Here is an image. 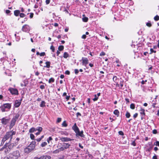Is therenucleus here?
<instances>
[{"label": "nucleus", "mask_w": 159, "mask_h": 159, "mask_svg": "<svg viewBox=\"0 0 159 159\" xmlns=\"http://www.w3.org/2000/svg\"><path fill=\"white\" fill-rule=\"evenodd\" d=\"M76 115L77 117H78L79 116H81V114L79 112H77L76 113Z\"/></svg>", "instance_id": "57"}, {"label": "nucleus", "mask_w": 159, "mask_h": 159, "mask_svg": "<svg viewBox=\"0 0 159 159\" xmlns=\"http://www.w3.org/2000/svg\"><path fill=\"white\" fill-rule=\"evenodd\" d=\"M30 18H33L34 15V14L32 13H30Z\"/></svg>", "instance_id": "52"}, {"label": "nucleus", "mask_w": 159, "mask_h": 159, "mask_svg": "<svg viewBox=\"0 0 159 159\" xmlns=\"http://www.w3.org/2000/svg\"><path fill=\"white\" fill-rule=\"evenodd\" d=\"M61 134H64L66 135H67L68 134L66 132H63V131H62L61 132Z\"/></svg>", "instance_id": "48"}, {"label": "nucleus", "mask_w": 159, "mask_h": 159, "mask_svg": "<svg viewBox=\"0 0 159 159\" xmlns=\"http://www.w3.org/2000/svg\"><path fill=\"white\" fill-rule=\"evenodd\" d=\"M154 145L156 146H159V141H157L155 142L154 143Z\"/></svg>", "instance_id": "34"}, {"label": "nucleus", "mask_w": 159, "mask_h": 159, "mask_svg": "<svg viewBox=\"0 0 159 159\" xmlns=\"http://www.w3.org/2000/svg\"><path fill=\"white\" fill-rule=\"evenodd\" d=\"M138 114L137 113H135V114H134L133 115V117L134 118H136L137 116H138Z\"/></svg>", "instance_id": "50"}, {"label": "nucleus", "mask_w": 159, "mask_h": 159, "mask_svg": "<svg viewBox=\"0 0 159 159\" xmlns=\"http://www.w3.org/2000/svg\"><path fill=\"white\" fill-rule=\"evenodd\" d=\"M118 133H119V134L120 135H124V133L122 131H119Z\"/></svg>", "instance_id": "46"}, {"label": "nucleus", "mask_w": 159, "mask_h": 159, "mask_svg": "<svg viewBox=\"0 0 159 159\" xmlns=\"http://www.w3.org/2000/svg\"><path fill=\"white\" fill-rule=\"evenodd\" d=\"M54 81H55V80H54V78L52 77V78H50L49 79V80H48V83H51L52 82H54Z\"/></svg>", "instance_id": "24"}, {"label": "nucleus", "mask_w": 159, "mask_h": 159, "mask_svg": "<svg viewBox=\"0 0 159 159\" xmlns=\"http://www.w3.org/2000/svg\"><path fill=\"white\" fill-rule=\"evenodd\" d=\"M45 87L44 85H42L40 86V88L42 89H43Z\"/></svg>", "instance_id": "54"}, {"label": "nucleus", "mask_w": 159, "mask_h": 159, "mask_svg": "<svg viewBox=\"0 0 159 159\" xmlns=\"http://www.w3.org/2000/svg\"><path fill=\"white\" fill-rule=\"evenodd\" d=\"M146 25L148 26L149 27H150L152 25L151 24V23L150 22H147V23H146Z\"/></svg>", "instance_id": "44"}, {"label": "nucleus", "mask_w": 159, "mask_h": 159, "mask_svg": "<svg viewBox=\"0 0 159 159\" xmlns=\"http://www.w3.org/2000/svg\"><path fill=\"white\" fill-rule=\"evenodd\" d=\"M9 142L8 143H6L3 147L1 149V150H4V152L6 153H7L12 149L14 146H16L13 143L9 144Z\"/></svg>", "instance_id": "3"}, {"label": "nucleus", "mask_w": 159, "mask_h": 159, "mask_svg": "<svg viewBox=\"0 0 159 159\" xmlns=\"http://www.w3.org/2000/svg\"><path fill=\"white\" fill-rule=\"evenodd\" d=\"M125 100L127 102L126 103H129V99L128 98H125Z\"/></svg>", "instance_id": "61"}, {"label": "nucleus", "mask_w": 159, "mask_h": 159, "mask_svg": "<svg viewBox=\"0 0 159 159\" xmlns=\"http://www.w3.org/2000/svg\"><path fill=\"white\" fill-rule=\"evenodd\" d=\"M74 71H75V73L76 74H78L79 72L78 70L77 69H75L74 70Z\"/></svg>", "instance_id": "43"}, {"label": "nucleus", "mask_w": 159, "mask_h": 159, "mask_svg": "<svg viewBox=\"0 0 159 159\" xmlns=\"http://www.w3.org/2000/svg\"><path fill=\"white\" fill-rule=\"evenodd\" d=\"M8 90L12 95H17L19 94L18 91L16 89L10 88Z\"/></svg>", "instance_id": "8"}, {"label": "nucleus", "mask_w": 159, "mask_h": 159, "mask_svg": "<svg viewBox=\"0 0 159 159\" xmlns=\"http://www.w3.org/2000/svg\"><path fill=\"white\" fill-rule=\"evenodd\" d=\"M45 64L46 65L45 66H44V67L47 68H49L50 67V62L49 61H47L45 62Z\"/></svg>", "instance_id": "19"}, {"label": "nucleus", "mask_w": 159, "mask_h": 159, "mask_svg": "<svg viewBox=\"0 0 159 159\" xmlns=\"http://www.w3.org/2000/svg\"><path fill=\"white\" fill-rule=\"evenodd\" d=\"M79 146L81 148H82V149H83V148H84L83 146L82 145H81V143H79Z\"/></svg>", "instance_id": "58"}, {"label": "nucleus", "mask_w": 159, "mask_h": 159, "mask_svg": "<svg viewBox=\"0 0 159 159\" xmlns=\"http://www.w3.org/2000/svg\"><path fill=\"white\" fill-rule=\"evenodd\" d=\"M36 144L35 141H33L26 148L24 149V152L25 153H29L32 150L34 149Z\"/></svg>", "instance_id": "5"}, {"label": "nucleus", "mask_w": 159, "mask_h": 159, "mask_svg": "<svg viewBox=\"0 0 159 159\" xmlns=\"http://www.w3.org/2000/svg\"><path fill=\"white\" fill-rule=\"evenodd\" d=\"M82 20L84 22H87L88 21V18L87 17H84L82 18Z\"/></svg>", "instance_id": "27"}, {"label": "nucleus", "mask_w": 159, "mask_h": 159, "mask_svg": "<svg viewBox=\"0 0 159 159\" xmlns=\"http://www.w3.org/2000/svg\"><path fill=\"white\" fill-rule=\"evenodd\" d=\"M75 134V135L77 137L80 136L83 138L84 137V135L83 134V131H80V130H79Z\"/></svg>", "instance_id": "14"}, {"label": "nucleus", "mask_w": 159, "mask_h": 159, "mask_svg": "<svg viewBox=\"0 0 159 159\" xmlns=\"http://www.w3.org/2000/svg\"><path fill=\"white\" fill-rule=\"evenodd\" d=\"M86 36L85 34H84L82 36V38L83 39H85L86 38Z\"/></svg>", "instance_id": "56"}, {"label": "nucleus", "mask_w": 159, "mask_h": 159, "mask_svg": "<svg viewBox=\"0 0 159 159\" xmlns=\"http://www.w3.org/2000/svg\"><path fill=\"white\" fill-rule=\"evenodd\" d=\"M20 115L19 114H16L15 116H14L10 121L9 129H11L15 125L16 120L18 119Z\"/></svg>", "instance_id": "6"}, {"label": "nucleus", "mask_w": 159, "mask_h": 159, "mask_svg": "<svg viewBox=\"0 0 159 159\" xmlns=\"http://www.w3.org/2000/svg\"><path fill=\"white\" fill-rule=\"evenodd\" d=\"M150 51L151 52L150 53V54H152L153 52L156 53V51L154 50L152 48L150 49Z\"/></svg>", "instance_id": "39"}, {"label": "nucleus", "mask_w": 159, "mask_h": 159, "mask_svg": "<svg viewBox=\"0 0 159 159\" xmlns=\"http://www.w3.org/2000/svg\"><path fill=\"white\" fill-rule=\"evenodd\" d=\"M70 146V144L69 143H58L57 146L58 149L53 151L52 153L53 154L58 153L61 151H63L68 148Z\"/></svg>", "instance_id": "1"}, {"label": "nucleus", "mask_w": 159, "mask_h": 159, "mask_svg": "<svg viewBox=\"0 0 159 159\" xmlns=\"http://www.w3.org/2000/svg\"><path fill=\"white\" fill-rule=\"evenodd\" d=\"M19 140H20V139H19V138H17L16 139V141H17V142H16V143H15V144L16 145H17L18 144V141H19Z\"/></svg>", "instance_id": "47"}, {"label": "nucleus", "mask_w": 159, "mask_h": 159, "mask_svg": "<svg viewBox=\"0 0 159 159\" xmlns=\"http://www.w3.org/2000/svg\"><path fill=\"white\" fill-rule=\"evenodd\" d=\"M10 120V118H7V117H3L1 119V123L3 125H6L9 123Z\"/></svg>", "instance_id": "9"}, {"label": "nucleus", "mask_w": 159, "mask_h": 159, "mask_svg": "<svg viewBox=\"0 0 159 159\" xmlns=\"http://www.w3.org/2000/svg\"><path fill=\"white\" fill-rule=\"evenodd\" d=\"M11 107V103H5L0 107V108L2 112L8 111Z\"/></svg>", "instance_id": "7"}, {"label": "nucleus", "mask_w": 159, "mask_h": 159, "mask_svg": "<svg viewBox=\"0 0 159 159\" xmlns=\"http://www.w3.org/2000/svg\"><path fill=\"white\" fill-rule=\"evenodd\" d=\"M22 98L20 100H16L15 101L14 104V106L16 107H19L21 104V102L22 101Z\"/></svg>", "instance_id": "12"}, {"label": "nucleus", "mask_w": 159, "mask_h": 159, "mask_svg": "<svg viewBox=\"0 0 159 159\" xmlns=\"http://www.w3.org/2000/svg\"><path fill=\"white\" fill-rule=\"evenodd\" d=\"M42 129H43L41 127H38V129H37V130H38V132L35 134L36 135H38L39 134L40 132L42 131Z\"/></svg>", "instance_id": "16"}, {"label": "nucleus", "mask_w": 159, "mask_h": 159, "mask_svg": "<svg viewBox=\"0 0 159 159\" xmlns=\"http://www.w3.org/2000/svg\"><path fill=\"white\" fill-rule=\"evenodd\" d=\"M39 73L38 71L36 72L35 73V75L36 76H38L39 75Z\"/></svg>", "instance_id": "63"}, {"label": "nucleus", "mask_w": 159, "mask_h": 159, "mask_svg": "<svg viewBox=\"0 0 159 159\" xmlns=\"http://www.w3.org/2000/svg\"><path fill=\"white\" fill-rule=\"evenodd\" d=\"M50 49L52 50V52H54L55 51V48L52 45L50 47Z\"/></svg>", "instance_id": "37"}, {"label": "nucleus", "mask_w": 159, "mask_h": 159, "mask_svg": "<svg viewBox=\"0 0 159 159\" xmlns=\"http://www.w3.org/2000/svg\"><path fill=\"white\" fill-rule=\"evenodd\" d=\"M47 143L46 142H43L41 143V146L42 147H44L46 145H47Z\"/></svg>", "instance_id": "31"}, {"label": "nucleus", "mask_w": 159, "mask_h": 159, "mask_svg": "<svg viewBox=\"0 0 159 159\" xmlns=\"http://www.w3.org/2000/svg\"><path fill=\"white\" fill-rule=\"evenodd\" d=\"M125 116L126 118H129L130 116V113L129 112L127 111L125 114Z\"/></svg>", "instance_id": "30"}, {"label": "nucleus", "mask_w": 159, "mask_h": 159, "mask_svg": "<svg viewBox=\"0 0 159 159\" xmlns=\"http://www.w3.org/2000/svg\"><path fill=\"white\" fill-rule=\"evenodd\" d=\"M10 12V11L9 10H7L6 11V13L7 14H9Z\"/></svg>", "instance_id": "59"}, {"label": "nucleus", "mask_w": 159, "mask_h": 159, "mask_svg": "<svg viewBox=\"0 0 159 159\" xmlns=\"http://www.w3.org/2000/svg\"><path fill=\"white\" fill-rule=\"evenodd\" d=\"M81 60L82 61V65L83 66H86V65L89 63V60L87 58L83 57Z\"/></svg>", "instance_id": "11"}, {"label": "nucleus", "mask_w": 159, "mask_h": 159, "mask_svg": "<svg viewBox=\"0 0 159 159\" xmlns=\"http://www.w3.org/2000/svg\"><path fill=\"white\" fill-rule=\"evenodd\" d=\"M98 97H97V96L96 94L94 95V98L93 99V100L94 101H95L98 100Z\"/></svg>", "instance_id": "33"}, {"label": "nucleus", "mask_w": 159, "mask_h": 159, "mask_svg": "<svg viewBox=\"0 0 159 159\" xmlns=\"http://www.w3.org/2000/svg\"><path fill=\"white\" fill-rule=\"evenodd\" d=\"M43 156H41L40 157H35L34 158V159H44Z\"/></svg>", "instance_id": "49"}, {"label": "nucleus", "mask_w": 159, "mask_h": 159, "mask_svg": "<svg viewBox=\"0 0 159 159\" xmlns=\"http://www.w3.org/2000/svg\"><path fill=\"white\" fill-rule=\"evenodd\" d=\"M15 134L16 132L13 130L7 132L2 140L1 144H3L8 139H9V142H10L12 139L13 136Z\"/></svg>", "instance_id": "2"}, {"label": "nucleus", "mask_w": 159, "mask_h": 159, "mask_svg": "<svg viewBox=\"0 0 159 159\" xmlns=\"http://www.w3.org/2000/svg\"><path fill=\"white\" fill-rule=\"evenodd\" d=\"M30 138L34 140V135L32 134H30Z\"/></svg>", "instance_id": "35"}, {"label": "nucleus", "mask_w": 159, "mask_h": 159, "mask_svg": "<svg viewBox=\"0 0 159 159\" xmlns=\"http://www.w3.org/2000/svg\"><path fill=\"white\" fill-rule=\"evenodd\" d=\"M38 128H34L32 127L30 129L29 132L30 133H33L34 131H36L37 130Z\"/></svg>", "instance_id": "17"}, {"label": "nucleus", "mask_w": 159, "mask_h": 159, "mask_svg": "<svg viewBox=\"0 0 159 159\" xmlns=\"http://www.w3.org/2000/svg\"><path fill=\"white\" fill-rule=\"evenodd\" d=\"M114 114L116 115L117 116H118L119 115V112L117 110H115L113 112Z\"/></svg>", "instance_id": "20"}, {"label": "nucleus", "mask_w": 159, "mask_h": 159, "mask_svg": "<svg viewBox=\"0 0 159 159\" xmlns=\"http://www.w3.org/2000/svg\"><path fill=\"white\" fill-rule=\"evenodd\" d=\"M131 145H133L134 146H135L136 145V143L135 142V141H133L132 143H131Z\"/></svg>", "instance_id": "55"}, {"label": "nucleus", "mask_w": 159, "mask_h": 159, "mask_svg": "<svg viewBox=\"0 0 159 159\" xmlns=\"http://www.w3.org/2000/svg\"><path fill=\"white\" fill-rule=\"evenodd\" d=\"M20 16L21 17H24L25 16V15L23 13H20Z\"/></svg>", "instance_id": "36"}, {"label": "nucleus", "mask_w": 159, "mask_h": 159, "mask_svg": "<svg viewBox=\"0 0 159 159\" xmlns=\"http://www.w3.org/2000/svg\"><path fill=\"white\" fill-rule=\"evenodd\" d=\"M72 129L74 131L75 133H76L79 130V129L77 126L76 123H75L74 125L72 126Z\"/></svg>", "instance_id": "15"}, {"label": "nucleus", "mask_w": 159, "mask_h": 159, "mask_svg": "<svg viewBox=\"0 0 159 159\" xmlns=\"http://www.w3.org/2000/svg\"><path fill=\"white\" fill-rule=\"evenodd\" d=\"M154 19L155 21H157L159 20V16L158 15H156L154 17Z\"/></svg>", "instance_id": "32"}, {"label": "nucleus", "mask_w": 159, "mask_h": 159, "mask_svg": "<svg viewBox=\"0 0 159 159\" xmlns=\"http://www.w3.org/2000/svg\"><path fill=\"white\" fill-rule=\"evenodd\" d=\"M105 55V53L103 52H102L100 53V56H104Z\"/></svg>", "instance_id": "42"}, {"label": "nucleus", "mask_w": 159, "mask_h": 159, "mask_svg": "<svg viewBox=\"0 0 159 159\" xmlns=\"http://www.w3.org/2000/svg\"><path fill=\"white\" fill-rule=\"evenodd\" d=\"M65 73L66 75H69L70 74V72L69 70H67L65 71Z\"/></svg>", "instance_id": "51"}, {"label": "nucleus", "mask_w": 159, "mask_h": 159, "mask_svg": "<svg viewBox=\"0 0 159 159\" xmlns=\"http://www.w3.org/2000/svg\"><path fill=\"white\" fill-rule=\"evenodd\" d=\"M62 126L63 127H66L67 126V124L66 123V121H64L62 124Z\"/></svg>", "instance_id": "25"}, {"label": "nucleus", "mask_w": 159, "mask_h": 159, "mask_svg": "<svg viewBox=\"0 0 159 159\" xmlns=\"http://www.w3.org/2000/svg\"><path fill=\"white\" fill-rule=\"evenodd\" d=\"M135 104L134 103H132L130 105V108L132 109H134L135 108Z\"/></svg>", "instance_id": "28"}, {"label": "nucleus", "mask_w": 159, "mask_h": 159, "mask_svg": "<svg viewBox=\"0 0 159 159\" xmlns=\"http://www.w3.org/2000/svg\"><path fill=\"white\" fill-rule=\"evenodd\" d=\"M20 156L19 151H16L9 153L8 156L5 157H8L9 159H18V158Z\"/></svg>", "instance_id": "4"}, {"label": "nucleus", "mask_w": 159, "mask_h": 159, "mask_svg": "<svg viewBox=\"0 0 159 159\" xmlns=\"http://www.w3.org/2000/svg\"><path fill=\"white\" fill-rule=\"evenodd\" d=\"M44 159H50L51 157L49 156H43Z\"/></svg>", "instance_id": "29"}, {"label": "nucleus", "mask_w": 159, "mask_h": 159, "mask_svg": "<svg viewBox=\"0 0 159 159\" xmlns=\"http://www.w3.org/2000/svg\"><path fill=\"white\" fill-rule=\"evenodd\" d=\"M58 24L57 23H55L54 24V26L55 27H57L58 26Z\"/></svg>", "instance_id": "64"}, {"label": "nucleus", "mask_w": 159, "mask_h": 159, "mask_svg": "<svg viewBox=\"0 0 159 159\" xmlns=\"http://www.w3.org/2000/svg\"><path fill=\"white\" fill-rule=\"evenodd\" d=\"M152 133L153 134H156L157 133V130L156 129H154L152 131Z\"/></svg>", "instance_id": "45"}, {"label": "nucleus", "mask_w": 159, "mask_h": 159, "mask_svg": "<svg viewBox=\"0 0 159 159\" xmlns=\"http://www.w3.org/2000/svg\"><path fill=\"white\" fill-rule=\"evenodd\" d=\"M59 138L60 140L62 142H67L68 141H70L73 140V139H71L68 137H59Z\"/></svg>", "instance_id": "10"}, {"label": "nucleus", "mask_w": 159, "mask_h": 159, "mask_svg": "<svg viewBox=\"0 0 159 159\" xmlns=\"http://www.w3.org/2000/svg\"><path fill=\"white\" fill-rule=\"evenodd\" d=\"M20 85L22 87H24V86H26V84H24L23 83H21Z\"/></svg>", "instance_id": "62"}, {"label": "nucleus", "mask_w": 159, "mask_h": 159, "mask_svg": "<svg viewBox=\"0 0 159 159\" xmlns=\"http://www.w3.org/2000/svg\"><path fill=\"white\" fill-rule=\"evenodd\" d=\"M45 2L46 4H48L50 3V0H46Z\"/></svg>", "instance_id": "53"}, {"label": "nucleus", "mask_w": 159, "mask_h": 159, "mask_svg": "<svg viewBox=\"0 0 159 159\" xmlns=\"http://www.w3.org/2000/svg\"><path fill=\"white\" fill-rule=\"evenodd\" d=\"M52 140V138L50 137L48 138L47 139V141L48 142V143H50V141Z\"/></svg>", "instance_id": "38"}, {"label": "nucleus", "mask_w": 159, "mask_h": 159, "mask_svg": "<svg viewBox=\"0 0 159 159\" xmlns=\"http://www.w3.org/2000/svg\"><path fill=\"white\" fill-rule=\"evenodd\" d=\"M45 102L44 101H42L40 104V107H44L45 106Z\"/></svg>", "instance_id": "21"}, {"label": "nucleus", "mask_w": 159, "mask_h": 159, "mask_svg": "<svg viewBox=\"0 0 159 159\" xmlns=\"http://www.w3.org/2000/svg\"><path fill=\"white\" fill-rule=\"evenodd\" d=\"M70 98V96H66V99L67 100H68Z\"/></svg>", "instance_id": "60"}, {"label": "nucleus", "mask_w": 159, "mask_h": 159, "mask_svg": "<svg viewBox=\"0 0 159 159\" xmlns=\"http://www.w3.org/2000/svg\"><path fill=\"white\" fill-rule=\"evenodd\" d=\"M144 110L143 109H141L140 110V113L142 115L144 116L145 115V113L144 112Z\"/></svg>", "instance_id": "22"}, {"label": "nucleus", "mask_w": 159, "mask_h": 159, "mask_svg": "<svg viewBox=\"0 0 159 159\" xmlns=\"http://www.w3.org/2000/svg\"><path fill=\"white\" fill-rule=\"evenodd\" d=\"M45 55V52H42L40 53V56H44Z\"/></svg>", "instance_id": "40"}, {"label": "nucleus", "mask_w": 159, "mask_h": 159, "mask_svg": "<svg viewBox=\"0 0 159 159\" xmlns=\"http://www.w3.org/2000/svg\"><path fill=\"white\" fill-rule=\"evenodd\" d=\"M61 118H58L57 120V123H59L61 121Z\"/></svg>", "instance_id": "41"}, {"label": "nucleus", "mask_w": 159, "mask_h": 159, "mask_svg": "<svg viewBox=\"0 0 159 159\" xmlns=\"http://www.w3.org/2000/svg\"><path fill=\"white\" fill-rule=\"evenodd\" d=\"M30 29L29 26L27 25H24L22 28V31L24 32H27L29 31L30 30Z\"/></svg>", "instance_id": "13"}, {"label": "nucleus", "mask_w": 159, "mask_h": 159, "mask_svg": "<svg viewBox=\"0 0 159 159\" xmlns=\"http://www.w3.org/2000/svg\"><path fill=\"white\" fill-rule=\"evenodd\" d=\"M64 47L63 45L60 46L58 48V50L60 51H61L64 49Z\"/></svg>", "instance_id": "26"}, {"label": "nucleus", "mask_w": 159, "mask_h": 159, "mask_svg": "<svg viewBox=\"0 0 159 159\" xmlns=\"http://www.w3.org/2000/svg\"><path fill=\"white\" fill-rule=\"evenodd\" d=\"M69 56V54L67 52H64L63 56L64 58H67Z\"/></svg>", "instance_id": "23"}, {"label": "nucleus", "mask_w": 159, "mask_h": 159, "mask_svg": "<svg viewBox=\"0 0 159 159\" xmlns=\"http://www.w3.org/2000/svg\"><path fill=\"white\" fill-rule=\"evenodd\" d=\"M20 14V11L18 10H16L14 11V14L16 16H19Z\"/></svg>", "instance_id": "18"}]
</instances>
